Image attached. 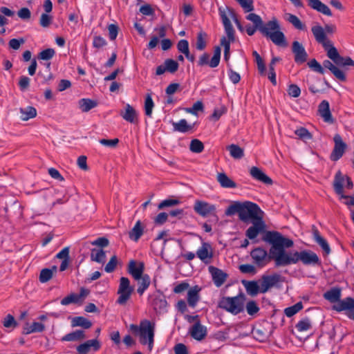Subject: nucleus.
I'll return each mask as SVG.
<instances>
[{
	"mask_svg": "<svg viewBox=\"0 0 354 354\" xmlns=\"http://www.w3.org/2000/svg\"><path fill=\"white\" fill-rule=\"evenodd\" d=\"M263 241L272 245L270 257L274 261L277 267L295 264L299 261H301L304 265L319 263L318 256L311 250L295 252L286 251V248L293 245V241L278 232H267Z\"/></svg>",
	"mask_w": 354,
	"mask_h": 354,
	"instance_id": "1",
	"label": "nucleus"
},
{
	"mask_svg": "<svg viewBox=\"0 0 354 354\" xmlns=\"http://www.w3.org/2000/svg\"><path fill=\"white\" fill-rule=\"evenodd\" d=\"M316 41L321 44L327 53V56L338 66H353L354 61L349 57H342L332 41L327 39L324 28L321 26H313L311 29Z\"/></svg>",
	"mask_w": 354,
	"mask_h": 354,
	"instance_id": "2",
	"label": "nucleus"
},
{
	"mask_svg": "<svg viewBox=\"0 0 354 354\" xmlns=\"http://www.w3.org/2000/svg\"><path fill=\"white\" fill-rule=\"evenodd\" d=\"M225 214L226 216H232L237 214L239 218L244 223L252 222L257 218L263 217V212L259 207L250 201L243 203L235 201L228 206L225 209Z\"/></svg>",
	"mask_w": 354,
	"mask_h": 354,
	"instance_id": "3",
	"label": "nucleus"
},
{
	"mask_svg": "<svg viewBox=\"0 0 354 354\" xmlns=\"http://www.w3.org/2000/svg\"><path fill=\"white\" fill-rule=\"evenodd\" d=\"M261 33L266 38L270 39L273 44L278 46L286 47L288 43L284 34L281 31L280 25L276 18L265 24L261 28Z\"/></svg>",
	"mask_w": 354,
	"mask_h": 354,
	"instance_id": "4",
	"label": "nucleus"
},
{
	"mask_svg": "<svg viewBox=\"0 0 354 354\" xmlns=\"http://www.w3.org/2000/svg\"><path fill=\"white\" fill-rule=\"evenodd\" d=\"M245 296L240 293L235 297H223L218 303V307L236 315L244 310Z\"/></svg>",
	"mask_w": 354,
	"mask_h": 354,
	"instance_id": "5",
	"label": "nucleus"
},
{
	"mask_svg": "<svg viewBox=\"0 0 354 354\" xmlns=\"http://www.w3.org/2000/svg\"><path fill=\"white\" fill-rule=\"evenodd\" d=\"M155 324L147 319L140 322V330L139 332L140 342L143 345H148L149 350L152 349L153 344Z\"/></svg>",
	"mask_w": 354,
	"mask_h": 354,
	"instance_id": "6",
	"label": "nucleus"
},
{
	"mask_svg": "<svg viewBox=\"0 0 354 354\" xmlns=\"http://www.w3.org/2000/svg\"><path fill=\"white\" fill-rule=\"evenodd\" d=\"M225 32L227 37L221 39V45L224 48V59L227 61L230 58V43L235 40V32L232 25H230L226 17H223Z\"/></svg>",
	"mask_w": 354,
	"mask_h": 354,
	"instance_id": "7",
	"label": "nucleus"
},
{
	"mask_svg": "<svg viewBox=\"0 0 354 354\" xmlns=\"http://www.w3.org/2000/svg\"><path fill=\"white\" fill-rule=\"evenodd\" d=\"M133 291V287L131 286L129 279L127 277H121L118 290L119 297L117 302L120 305L125 304L129 299Z\"/></svg>",
	"mask_w": 354,
	"mask_h": 354,
	"instance_id": "8",
	"label": "nucleus"
},
{
	"mask_svg": "<svg viewBox=\"0 0 354 354\" xmlns=\"http://www.w3.org/2000/svg\"><path fill=\"white\" fill-rule=\"evenodd\" d=\"M221 50L219 46H216L214 49V55L209 60V55L207 53L201 55L198 61V65L204 66L208 65L211 68L217 67L220 63Z\"/></svg>",
	"mask_w": 354,
	"mask_h": 354,
	"instance_id": "9",
	"label": "nucleus"
},
{
	"mask_svg": "<svg viewBox=\"0 0 354 354\" xmlns=\"http://www.w3.org/2000/svg\"><path fill=\"white\" fill-rule=\"evenodd\" d=\"M334 147L330 155V159L336 162L344 154L347 145L344 142L339 134H335L333 137Z\"/></svg>",
	"mask_w": 354,
	"mask_h": 354,
	"instance_id": "10",
	"label": "nucleus"
},
{
	"mask_svg": "<svg viewBox=\"0 0 354 354\" xmlns=\"http://www.w3.org/2000/svg\"><path fill=\"white\" fill-rule=\"evenodd\" d=\"M252 225L250 226L245 232L246 236L250 239H255L259 234L266 233V223L263 220V217L257 218L251 222ZM265 236V235H263ZM264 236H263V238Z\"/></svg>",
	"mask_w": 354,
	"mask_h": 354,
	"instance_id": "11",
	"label": "nucleus"
},
{
	"mask_svg": "<svg viewBox=\"0 0 354 354\" xmlns=\"http://www.w3.org/2000/svg\"><path fill=\"white\" fill-rule=\"evenodd\" d=\"M280 281H281V277L278 274L272 275H263L261 279L258 281L260 293H266L270 288L274 286Z\"/></svg>",
	"mask_w": 354,
	"mask_h": 354,
	"instance_id": "12",
	"label": "nucleus"
},
{
	"mask_svg": "<svg viewBox=\"0 0 354 354\" xmlns=\"http://www.w3.org/2000/svg\"><path fill=\"white\" fill-rule=\"evenodd\" d=\"M250 256L253 262L259 268L265 266L270 259H272L270 257V252L268 255L266 250L261 248H257L252 250Z\"/></svg>",
	"mask_w": 354,
	"mask_h": 354,
	"instance_id": "13",
	"label": "nucleus"
},
{
	"mask_svg": "<svg viewBox=\"0 0 354 354\" xmlns=\"http://www.w3.org/2000/svg\"><path fill=\"white\" fill-rule=\"evenodd\" d=\"M333 308L338 312L346 311V315L354 320V299L353 298L347 297L340 300Z\"/></svg>",
	"mask_w": 354,
	"mask_h": 354,
	"instance_id": "14",
	"label": "nucleus"
},
{
	"mask_svg": "<svg viewBox=\"0 0 354 354\" xmlns=\"http://www.w3.org/2000/svg\"><path fill=\"white\" fill-rule=\"evenodd\" d=\"M194 211L203 217L215 215L216 206L203 201H196L194 205Z\"/></svg>",
	"mask_w": 354,
	"mask_h": 354,
	"instance_id": "15",
	"label": "nucleus"
},
{
	"mask_svg": "<svg viewBox=\"0 0 354 354\" xmlns=\"http://www.w3.org/2000/svg\"><path fill=\"white\" fill-rule=\"evenodd\" d=\"M208 270L212 275L214 285L218 288L223 285L228 277L226 272L213 266H209Z\"/></svg>",
	"mask_w": 354,
	"mask_h": 354,
	"instance_id": "16",
	"label": "nucleus"
},
{
	"mask_svg": "<svg viewBox=\"0 0 354 354\" xmlns=\"http://www.w3.org/2000/svg\"><path fill=\"white\" fill-rule=\"evenodd\" d=\"M218 12H219V15H220V17L221 19V21H222L223 25H224V21H223L224 17H226V18L228 20L230 25H232V24H231L230 19L232 18L234 20V23L236 24L239 30H240L241 31L243 30V28L240 21L237 19L236 15L232 8H230L227 6H224V7L221 6V7H219V8H218Z\"/></svg>",
	"mask_w": 354,
	"mask_h": 354,
	"instance_id": "17",
	"label": "nucleus"
},
{
	"mask_svg": "<svg viewBox=\"0 0 354 354\" xmlns=\"http://www.w3.org/2000/svg\"><path fill=\"white\" fill-rule=\"evenodd\" d=\"M292 51L295 55V62L297 64L304 63L308 58V54L303 45L297 41H294Z\"/></svg>",
	"mask_w": 354,
	"mask_h": 354,
	"instance_id": "18",
	"label": "nucleus"
},
{
	"mask_svg": "<svg viewBox=\"0 0 354 354\" xmlns=\"http://www.w3.org/2000/svg\"><path fill=\"white\" fill-rule=\"evenodd\" d=\"M145 266L142 262H137L134 260L129 261L127 271L135 280H140L144 275Z\"/></svg>",
	"mask_w": 354,
	"mask_h": 354,
	"instance_id": "19",
	"label": "nucleus"
},
{
	"mask_svg": "<svg viewBox=\"0 0 354 354\" xmlns=\"http://www.w3.org/2000/svg\"><path fill=\"white\" fill-rule=\"evenodd\" d=\"M178 67L179 64L176 61L172 59H167L164 62L163 64L160 65L156 68V74L157 75H160L165 72L174 73L178 71Z\"/></svg>",
	"mask_w": 354,
	"mask_h": 354,
	"instance_id": "20",
	"label": "nucleus"
},
{
	"mask_svg": "<svg viewBox=\"0 0 354 354\" xmlns=\"http://www.w3.org/2000/svg\"><path fill=\"white\" fill-rule=\"evenodd\" d=\"M197 257L205 263H209L213 257L212 248L209 243H203L196 251Z\"/></svg>",
	"mask_w": 354,
	"mask_h": 354,
	"instance_id": "21",
	"label": "nucleus"
},
{
	"mask_svg": "<svg viewBox=\"0 0 354 354\" xmlns=\"http://www.w3.org/2000/svg\"><path fill=\"white\" fill-rule=\"evenodd\" d=\"M319 115L322 118L325 122L333 124L335 122L334 118L330 111L329 103L326 100H323L318 107Z\"/></svg>",
	"mask_w": 354,
	"mask_h": 354,
	"instance_id": "22",
	"label": "nucleus"
},
{
	"mask_svg": "<svg viewBox=\"0 0 354 354\" xmlns=\"http://www.w3.org/2000/svg\"><path fill=\"white\" fill-rule=\"evenodd\" d=\"M189 333L194 339L201 341L207 335V329L200 322H197L190 328Z\"/></svg>",
	"mask_w": 354,
	"mask_h": 354,
	"instance_id": "23",
	"label": "nucleus"
},
{
	"mask_svg": "<svg viewBox=\"0 0 354 354\" xmlns=\"http://www.w3.org/2000/svg\"><path fill=\"white\" fill-rule=\"evenodd\" d=\"M323 66L328 68L334 75V76L340 81L345 82L346 80L345 73L344 71L338 68V65L335 63L333 64L329 60H324L323 62Z\"/></svg>",
	"mask_w": 354,
	"mask_h": 354,
	"instance_id": "24",
	"label": "nucleus"
},
{
	"mask_svg": "<svg viewBox=\"0 0 354 354\" xmlns=\"http://www.w3.org/2000/svg\"><path fill=\"white\" fill-rule=\"evenodd\" d=\"M93 348L94 351H97L100 348V343L97 339H90L81 344L77 347L79 354H86Z\"/></svg>",
	"mask_w": 354,
	"mask_h": 354,
	"instance_id": "25",
	"label": "nucleus"
},
{
	"mask_svg": "<svg viewBox=\"0 0 354 354\" xmlns=\"http://www.w3.org/2000/svg\"><path fill=\"white\" fill-rule=\"evenodd\" d=\"M250 174L253 178L257 180L260 182H262L266 185H272V180L268 177L265 173L263 172L261 169L257 167H251L250 170Z\"/></svg>",
	"mask_w": 354,
	"mask_h": 354,
	"instance_id": "26",
	"label": "nucleus"
},
{
	"mask_svg": "<svg viewBox=\"0 0 354 354\" xmlns=\"http://www.w3.org/2000/svg\"><path fill=\"white\" fill-rule=\"evenodd\" d=\"M121 116L124 120L130 123H136L138 122V115L135 109L130 104H127L124 106V111L121 112Z\"/></svg>",
	"mask_w": 354,
	"mask_h": 354,
	"instance_id": "27",
	"label": "nucleus"
},
{
	"mask_svg": "<svg viewBox=\"0 0 354 354\" xmlns=\"http://www.w3.org/2000/svg\"><path fill=\"white\" fill-rule=\"evenodd\" d=\"M308 6L317 12H319L326 16L332 15L330 8L319 0H308Z\"/></svg>",
	"mask_w": 354,
	"mask_h": 354,
	"instance_id": "28",
	"label": "nucleus"
},
{
	"mask_svg": "<svg viewBox=\"0 0 354 354\" xmlns=\"http://www.w3.org/2000/svg\"><path fill=\"white\" fill-rule=\"evenodd\" d=\"M313 235L315 242L322 248L326 254H328L330 252V246L327 241L320 235L318 230L315 227H313Z\"/></svg>",
	"mask_w": 354,
	"mask_h": 354,
	"instance_id": "29",
	"label": "nucleus"
},
{
	"mask_svg": "<svg viewBox=\"0 0 354 354\" xmlns=\"http://www.w3.org/2000/svg\"><path fill=\"white\" fill-rule=\"evenodd\" d=\"M242 284L244 286L246 292L252 297H255L260 292L258 281L243 280Z\"/></svg>",
	"mask_w": 354,
	"mask_h": 354,
	"instance_id": "30",
	"label": "nucleus"
},
{
	"mask_svg": "<svg viewBox=\"0 0 354 354\" xmlns=\"http://www.w3.org/2000/svg\"><path fill=\"white\" fill-rule=\"evenodd\" d=\"M151 297V305L156 311L160 312L166 308L167 302L163 295L160 294L154 295Z\"/></svg>",
	"mask_w": 354,
	"mask_h": 354,
	"instance_id": "31",
	"label": "nucleus"
},
{
	"mask_svg": "<svg viewBox=\"0 0 354 354\" xmlns=\"http://www.w3.org/2000/svg\"><path fill=\"white\" fill-rule=\"evenodd\" d=\"M201 288L198 286L189 289L187 292V302L189 306L195 307L199 300V292Z\"/></svg>",
	"mask_w": 354,
	"mask_h": 354,
	"instance_id": "32",
	"label": "nucleus"
},
{
	"mask_svg": "<svg viewBox=\"0 0 354 354\" xmlns=\"http://www.w3.org/2000/svg\"><path fill=\"white\" fill-rule=\"evenodd\" d=\"M346 181V176H343L341 171H337L335 174L333 181V186L335 192L340 195L344 193L343 187L344 182Z\"/></svg>",
	"mask_w": 354,
	"mask_h": 354,
	"instance_id": "33",
	"label": "nucleus"
},
{
	"mask_svg": "<svg viewBox=\"0 0 354 354\" xmlns=\"http://www.w3.org/2000/svg\"><path fill=\"white\" fill-rule=\"evenodd\" d=\"M216 179L222 187L235 188L236 187V183L230 178L225 173H218Z\"/></svg>",
	"mask_w": 354,
	"mask_h": 354,
	"instance_id": "34",
	"label": "nucleus"
},
{
	"mask_svg": "<svg viewBox=\"0 0 354 354\" xmlns=\"http://www.w3.org/2000/svg\"><path fill=\"white\" fill-rule=\"evenodd\" d=\"M143 232L144 229L142 226L141 221H138L132 230L129 232V238L136 242L143 234Z\"/></svg>",
	"mask_w": 354,
	"mask_h": 354,
	"instance_id": "35",
	"label": "nucleus"
},
{
	"mask_svg": "<svg viewBox=\"0 0 354 354\" xmlns=\"http://www.w3.org/2000/svg\"><path fill=\"white\" fill-rule=\"evenodd\" d=\"M19 112L21 113V119L24 121L34 118L37 115L36 109L30 106L26 108H20Z\"/></svg>",
	"mask_w": 354,
	"mask_h": 354,
	"instance_id": "36",
	"label": "nucleus"
},
{
	"mask_svg": "<svg viewBox=\"0 0 354 354\" xmlns=\"http://www.w3.org/2000/svg\"><path fill=\"white\" fill-rule=\"evenodd\" d=\"M91 259L100 263H104L106 260V254L102 249L93 248L91 251Z\"/></svg>",
	"mask_w": 354,
	"mask_h": 354,
	"instance_id": "37",
	"label": "nucleus"
},
{
	"mask_svg": "<svg viewBox=\"0 0 354 354\" xmlns=\"http://www.w3.org/2000/svg\"><path fill=\"white\" fill-rule=\"evenodd\" d=\"M341 291L339 288H333L324 294V297L331 303L340 301Z\"/></svg>",
	"mask_w": 354,
	"mask_h": 354,
	"instance_id": "38",
	"label": "nucleus"
},
{
	"mask_svg": "<svg viewBox=\"0 0 354 354\" xmlns=\"http://www.w3.org/2000/svg\"><path fill=\"white\" fill-rule=\"evenodd\" d=\"M0 27H3L8 24V19L6 17H13L15 12L7 7H0Z\"/></svg>",
	"mask_w": 354,
	"mask_h": 354,
	"instance_id": "39",
	"label": "nucleus"
},
{
	"mask_svg": "<svg viewBox=\"0 0 354 354\" xmlns=\"http://www.w3.org/2000/svg\"><path fill=\"white\" fill-rule=\"evenodd\" d=\"M138 281V288L137 292L142 295L145 291L149 288L151 283V279L148 274H145Z\"/></svg>",
	"mask_w": 354,
	"mask_h": 354,
	"instance_id": "40",
	"label": "nucleus"
},
{
	"mask_svg": "<svg viewBox=\"0 0 354 354\" xmlns=\"http://www.w3.org/2000/svg\"><path fill=\"white\" fill-rule=\"evenodd\" d=\"M85 338L84 332L82 330H77L73 333H70L64 335L62 338V341L73 342L77 340L83 339Z\"/></svg>",
	"mask_w": 354,
	"mask_h": 354,
	"instance_id": "41",
	"label": "nucleus"
},
{
	"mask_svg": "<svg viewBox=\"0 0 354 354\" xmlns=\"http://www.w3.org/2000/svg\"><path fill=\"white\" fill-rule=\"evenodd\" d=\"M230 156L234 159H241L244 156V151L239 145L232 144L227 147Z\"/></svg>",
	"mask_w": 354,
	"mask_h": 354,
	"instance_id": "42",
	"label": "nucleus"
},
{
	"mask_svg": "<svg viewBox=\"0 0 354 354\" xmlns=\"http://www.w3.org/2000/svg\"><path fill=\"white\" fill-rule=\"evenodd\" d=\"M97 105L96 101L88 98H83L79 101V106L83 112H88Z\"/></svg>",
	"mask_w": 354,
	"mask_h": 354,
	"instance_id": "43",
	"label": "nucleus"
},
{
	"mask_svg": "<svg viewBox=\"0 0 354 354\" xmlns=\"http://www.w3.org/2000/svg\"><path fill=\"white\" fill-rule=\"evenodd\" d=\"M57 268L55 266H53L51 269H42L39 274V281L41 283H46L48 281L53 277V273L57 272Z\"/></svg>",
	"mask_w": 354,
	"mask_h": 354,
	"instance_id": "44",
	"label": "nucleus"
},
{
	"mask_svg": "<svg viewBox=\"0 0 354 354\" xmlns=\"http://www.w3.org/2000/svg\"><path fill=\"white\" fill-rule=\"evenodd\" d=\"M92 323L84 317H75L72 320V326H81L85 329L91 328Z\"/></svg>",
	"mask_w": 354,
	"mask_h": 354,
	"instance_id": "45",
	"label": "nucleus"
},
{
	"mask_svg": "<svg viewBox=\"0 0 354 354\" xmlns=\"http://www.w3.org/2000/svg\"><path fill=\"white\" fill-rule=\"evenodd\" d=\"M173 127L174 131L185 133L192 129V126L187 124V122L185 119L179 120L178 122H174Z\"/></svg>",
	"mask_w": 354,
	"mask_h": 354,
	"instance_id": "46",
	"label": "nucleus"
},
{
	"mask_svg": "<svg viewBox=\"0 0 354 354\" xmlns=\"http://www.w3.org/2000/svg\"><path fill=\"white\" fill-rule=\"evenodd\" d=\"M189 150L193 153H201L204 150V145L200 140L193 139L189 145Z\"/></svg>",
	"mask_w": 354,
	"mask_h": 354,
	"instance_id": "47",
	"label": "nucleus"
},
{
	"mask_svg": "<svg viewBox=\"0 0 354 354\" xmlns=\"http://www.w3.org/2000/svg\"><path fill=\"white\" fill-rule=\"evenodd\" d=\"M286 17L287 21L292 24L295 28L299 30L304 29L305 25L302 24V22L296 15L288 13L286 15Z\"/></svg>",
	"mask_w": 354,
	"mask_h": 354,
	"instance_id": "48",
	"label": "nucleus"
},
{
	"mask_svg": "<svg viewBox=\"0 0 354 354\" xmlns=\"http://www.w3.org/2000/svg\"><path fill=\"white\" fill-rule=\"evenodd\" d=\"M207 34L201 31L197 35L196 48L197 50H203L206 47Z\"/></svg>",
	"mask_w": 354,
	"mask_h": 354,
	"instance_id": "49",
	"label": "nucleus"
},
{
	"mask_svg": "<svg viewBox=\"0 0 354 354\" xmlns=\"http://www.w3.org/2000/svg\"><path fill=\"white\" fill-rule=\"evenodd\" d=\"M246 19L252 21L254 26L258 28V30L261 31V28L264 25L263 20L261 17L255 13H250L246 16Z\"/></svg>",
	"mask_w": 354,
	"mask_h": 354,
	"instance_id": "50",
	"label": "nucleus"
},
{
	"mask_svg": "<svg viewBox=\"0 0 354 354\" xmlns=\"http://www.w3.org/2000/svg\"><path fill=\"white\" fill-rule=\"evenodd\" d=\"M252 55L255 58V62L257 63V68H258L259 73L261 75H265L266 66H265V64H264L263 59L261 58L260 55L256 50H254L252 52Z\"/></svg>",
	"mask_w": 354,
	"mask_h": 354,
	"instance_id": "51",
	"label": "nucleus"
},
{
	"mask_svg": "<svg viewBox=\"0 0 354 354\" xmlns=\"http://www.w3.org/2000/svg\"><path fill=\"white\" fill-rule=\"evenodd\" d=\"M154 107V103L150 94H147L145 101V112L148 117L152 115V111Z\"/></svg>",
	"mask_w": 354,
	"mask_h": 354,
	"instance_id": "52",
	"label": "nucleus"
},
{
	"mask_svg": "<svg viewBox=\"0 0 354 354\" xmlns=\"http://www.w3.org/2000/svg\"><path fill=\"white\" fill-rule=\"evenodd\" d=\"M312 327L311 322L308 318L300 320L296 325V328L300 332L306 331Z\"/></svg>",
	"mask_w": 354,
	"mask_h": 354,
	"instance_id": "53",
	"label": "nucleus"
},
{
	"mask_svg": "<svg viewBox=\"0 0 354 354\" xmlns=\"http://www.w3.org/2000/svg\"><path fill=\"white\" fill-rule=\"evenodd\" d=\"M295 135H297L300 139L303 140H309L312 139V134L304 127H300L295 131Z\"/></svg>",
	"mask_w": 354,
	"mask_h": 354,
	"instance_id": "54",
	"label": "nucleus"
},
{
	"mask_svg": "<svg viewBox=\"0 0 354 354\" xmlns=\"http://www.w3.org/2000/svg\"><path fill=\"white\" fill-rule=\"evenodd\" d=\"M245 309L249 315H254L259 311V307L258 306L255 301H249L245 306Z\"/></svg>",
	"mask_w": 354,
	"mask_h": 354,
	"instance_id": "55",
	"label": "nucleus"
},
{
	"mask_svg": "<svg viewBox=\"0 0 354 354\" xmlns=\"http://www.w3.org/2000/svg\"><path fill=\"white\" fill-rule=\"evenodd\" d=\"M302 304L301 302L297 303L292 306L286 308L284 310V313L288 317H291L297 313H298L302 308Z\"/></svg>",
	"mask_w": 354,
	"mask_h": 354,
	"instance_id": "56",
	"label": "nucleus"
},
{
	"mask_svg": "<svg viewBox=\"0 0 354 354\" xmlns=\"http://www.w3.org/2000/svg\"><path fill=\"white\" fill-rule=\"evenodd\" d=\"M203 109L204 106L203 102L201 101H197L193 104L192 107L186 108L185 111L192 115H197V111H203Z\"/></svg>",
	"mask_w": 354,
	"mask_h": 354,
	"instance_id": "57",
	"label": "nucleus"
},
{
	"mask_svg": "<svg viewBox=\"0 0 354 354\" xmlns=\"http://www.w3.org/2000/svg\"><path fill=\"white\" fill-rule=\"evenodd\" d=\"M239 270L244 274L254 275L257 273L256 268L251 264H242L239 266Z\"/></svg>",
	"mask_w": 354,
	"mask_h": 354,
	"instance_id": "58",
	"label": "nucleus"
},
{
	"mask_svg": "<svg viewBox=\"0 0 354 354\" xmlns=\"http://www.w3.org/2000/svg\"><path fill=\"white\" fill-rule=\"evenodd\" d=\"M308 66L315 72H317L320 74L324 73V69L323 66L315 59H313L310 62H308Z\"/></svg>",
	"mask_w": 354,
	"mask_h": 354,
	"instance_id": "59",
	"label": "nucleus"
},
{
	"mask_svg": "<svg viewBox=\"0 0 354 354\" xmlns=\"http://www.w3.org/2000/svg\"><path fill=\"white\" fill-rule=\"evenodd\" d=\"M245 12H251L254 10L253 0H236Z\"/></svg>",
	"mask_w": 354,
	"mask_h": 354,
	"instance_id": "60",
	"label": "nucleus"
},
{
	"mask_svg": "<svg viewBox=\"0 0 354 354\" xmlns=\"http://www.w3.org/2000/svg\"><path fill=\"white\" fill-rule=\"evenodd\" d=\"M55 55V50L53 48H47L42 50L38 55V58L43 60H49Z\"/></svg>",
	"mask_w": 354,
	"mask_h": 354,
	"instance_id": "61",
	"label": "nucleus"
},
{
	"mask_svg": "<svg viewBox=\"0 0 354 354\" xmlns=\"http://www.w3.org/2000/svg\"><path fill=\"white\" fill-rule=\"evenodd\" d=\"M78 301V297L77 294L72 293L67 297H64L61 301V304L64 306H66L68 304H71L72 303H77Z\"/></svg>",
	"mask_w": 354,
	"mask_h": 354,
	"instance_id": "62",
	"label": "nucleus"
},
{
	"mask_svg": "<svg viewBox=\"0 0 354 354\" xmlns=\"http://www.w3.org/2000/svg\"><path fill=\"white\" fill-rule=\"evenodd\" d=\"M116 265L117 257L113 255L105 266L104 270L108 273L112 272L115 270Z\"/></svg>",
	"mask_w": 354,
	"mask_h": 354,
	"instance_id": "63",
	"label": "nucleus"
},
{
	"mask_svg": "<svg viewBox=\"0 0 354 354\" xmlns=\"http://www.w3.org/2000/svg\"><path fill=\"white\" fill-rule=\"evenodd\" d=\"M52 21V17L46 13H43L39 19L40 25L44 28H47L50 26Z\"/></svg>",
	"mask_w": 354,
	"mask_h": 354,
	"instance_id": "64",
	"label": "nucleus"
}]
</instances>
